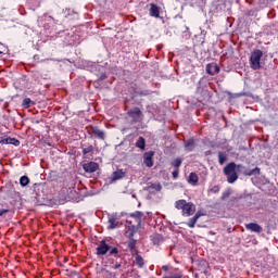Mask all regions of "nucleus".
<instances>
[{
	"mask_svg": "<svg viewBox=\"0 0 278 278\" xmlns=\"http://www.w3.org/2000/svg\"><path fill=\"white\" fill-rule=\"evenodd\" d=\"M123 177H125V172H123L122 169H117L116 172L113 173L112 180L118 181V179H123Z\"/></svg>",
	"mask_w": 278,
	"mask_h": 278,
	"instance_id": "nucleus-22",
	"label": "nucleus"
},
{
	"mask_svg": "<svg viewBox=\"0 0 278 278\" xmlns=\"http://www.w3.org/2000/svg\"><path fill=\"white\" fill-rule=\"evenodd\" d=\"M150 16H153L154 18H160V7H157V4H150Z\"/></svg>",
	"mask_w": 278,
	"mask_h": 278,
	"instance_id": "nucleus-16",
	"label": "nucleus"
},
{
	"mask_svg": "<svg viewBox=\"0 0 278 278\" xmlns=\"http://www.w3.org/2000/svg\"><path fill=\"white\" fill-rule=\"evenodd\" d=\"M137 230H131L129 232V241H128V249L129 251H136V244L138 243V241L136 239H134V233H136Z\"/></svg>",
	"mask_w": 278,
	"mask_h": 278,
	"instance_id": "nucleus-12",
	"label": "nucleus"
},
{
	"mask_svg": "<svg viewBox=\"0 0 278 278\" xmlns=\"http://www.w3.org/2000/svg\"><path fill=\"white\" fill-rule=\"evenodd\" d=\"M96 255H108V257H114L110 260L111 270H118L123 266V258H121V250L116 247L110 245L105 240L99 242L96 249Z\"/></svg>",
	"mask_w": 278,
	"mask_h": 278,
	"instance_id": "nucleus-1",
	"label": "nucleus"
},
{
	"mask_svg": "<svg viewBox=\"0 0 278 278\" xmlns=\"http://www.w3.org/2000/svg\"><path fill=\"white\" fill-rule=\"evenodd\" d=\"M206 73L207 75H218V73H220V67L217 63H208L206 64Z\"/></svg>",
	"mask_w": 278,
	"mask_h": 278,
	"instance_id": "nucleus-9",
	"label": "nucleus"
},
{
	"mask_svg": "<svg viewBox=\"0 0 278 278\" xmlns=\"http://www.w3.org/2000/svg\"><path fill=\"white\" fill-rule=\"evenodd\" d=\"M137 149H140L141 151H144L147 148V141L144 140V137H139L136 142Z\"/></svg>",
	"mask_w": 278,
	"mask_h": 278,
	"instance_id": "nucleus-18",
	"label": "nucleus"
},
{
	"mask_svg": "<svg viewBox=\"0 0 278 278\" xmlns=\"http://www.w3.org/2000/svg\"><path fill=\"white\" fill-rule=\"evenodd\" d=\"M83 168L85 173H97V170H99V163L91 161L89 163H85Z\"/></svg>",
	"mask_w": 278,
	"mask_h": 278,
	"instance_id": "nucleus-8",
	"label": "nucleus"
},
{
	"mask_svg": "<svg viewBox=\"0 0 278 278\" xmlns=\"http://www.w3.org/2000/svg\"><path fill=\"white\" fill-rule=\"evenodd\" d=\"M92 151H94V147L90 144L87 148L83 149V155H88V153H92Z\"/></svg>",
	"mask_w": 278,
	"mask_h": 278,
	"instance_id": "nucleus-29",
	"label": "nucleus"
},
{
	"mask_svg": "<svg viewBox=\"0 0 278 278\" xmlns=\"http://www.w3.org/2000/svg\"><path fill=\"white\" fill-rule=\"evenodd\" d=\"M188 184H191V186H197V184H199V175H197L194 172L190 173Z\"/></svg>",
	"mask_w": 278,
	"mask_h": 278,
	"instance_id": "nucleus-17",
	"label": "nucleus"
},
{
	"mask_svg": "<svg viewBox=\"0 0 278 278\" xmlns=\"http://www.w3.org/2000/svg\"><path fill=\"white\" fill-rule=\"evenodd\" d=\"M163 278H184V275L178 274L176 276H164Z\"/></svg>",
	"mask_w": 278,
	"mask_h": 278,
	"instance_id": "nucleus-34",
	"label": "nucleus"
},
{
	"mask_svg": "<svg viewBox=\"0 0 278 278\" xmlns=\"http://www.w3.org/2000/svg\"><path fill=\"white\" fill-rule=\"evenodd\" d=\"M20 185L22 186V188H25V186H29V177L22 176L20 178Z\"/></svg>",
	"mask_w": 278,
	"mask_h": 278,
	"instance_id": "nucleus-26",
	"label": "nucleus"
},
{
	"mask_svg": "<svg viewBox=\"0 0 278 278\" xmlns=\"http://www.w3.org/2000/svg\"><path fill=\"white\" fill-rule=\"evenodd\" d=\"M208 192H211L212 194H218L220 192V187L214 186L213 188L208 189Z\"/></svg>",
	"mask_w": 278,
	"mask_h": 278,
	"instance_id": "nucleus-31",
	"label": "nucleus"
},
{
	"mask_svg": "<svg viewBox=\"0 0 278 278\" xmlns=\"http://www.w3.org/2000/svg\"><path fill=\"white\" fill-rule=\"evenodd\" d=\"M136 94L139 97H149L150 92L149 90H141V91H136Z\"/></svg>",
	"mask_w": 278,
	"mask_h": 278,
	"instance_id": "nucleus-32",
	"label": "nucleus"
},
{
	"mask_svg": "<svg viewBox=\"0 0 278 278\" xmlns=\"http://www.w3.org/2000/svg\"><path fill=\"white\" fill-rule=\"evenodd\" d=\"M135 264L138 268H144V258L142 257V255L137 254L135 256Z\"/></svg>",
	"mask_w": 278,
	"mask_h": 278,
	"instance_id": "nucleus-20",
	"label": "nucleus"
},
{
	"mask_svg": "<svg viewBox=\"0 0 278 278\" xmlns=\"http://www.w3.org/2000/svg\"><path fill=\"white\" fill-rule=\"evenodd\" d=\"M231 193H229V192H226V193H223L222 194V199H229V195H230Z\"/></svg>",
	"mask_w": 278,
	"mask_h": 278,
	"instance_id": "nucleus-35",
	"label": "nucleus"
},
{
	"mask_svg": "<svg viewBox=\"0 0 278 278\" xmlns=\"http://www.w3.org/2000/svg\"><path fill=\"white\" fill-rule=\"evenodd\" d=\"M181 157H176L170 165L174 166V168L179 169V166H181Z\"/></svg>",
	"mask_w": 278,
	"mask_h": 278,
	"instance_id": "nucleus-28",
	"label": "nucleus"
},
{
	"mask_svg": "<svg viewBox=\"0 0 278 278\" xmlns=\"http://www.w3.org/2000/svg\"><path fill=\"white\" fill-rule=\"evenodd\" d=\"M152 242L156 247H160V244H162V242H164V237H162V235H160V233H155L154 236H152Z\"/></svg>",
	"mask_w": 278,
	"mask_h": 278,
	"instance_id": "nucleus-19",
	"label": "nucleus"
},
{
	"mask_svg": "<svg viewBox=\"0 0 278 278\" xmlns=\"http://www.w3.org/2000/svg\"><path fill=\"white\" fill-rule=\"evenodd\" d=\"M194 147H195V144H194V139H189V140H185V149H186V151H194Z\"/></svg>",
	"mask_w": 278,
	"mask_h": 278,
	"instance_id": "nucleus-21",
	"label": "nucleus"
},
{
	"mask_svg": "<svg viewBox=\"0 0 278 278\" xmlns=\"http://www.w3.org/2000/svg\"><path fill=\"white\" fill-rule=\"evenodd\" d=\"M172 175H173V178L174 179H177V177H179V169H174V172L172 173Z\"/></svg>",
	"mask_w": 278,
	"mask_h": 278,
	"instance_id": "nucleus-33",
	"label": "nucleus"
},
{
	"mask_svg": "<svg viewBox=\"0 0 278 278\" xmlns=\"http://www.w3.org/2000/svg\"><path fill=\"white\" fill-rule=\"evenodd\" d=\"M78 278H84V277H81V276H78Z\"/></svg>",
	"mask_w": 278,
	"mask_h": 278,
	"instance_id": "nucleus-38",
	"label": "nucleus"
},
{
	"mask_svg": "<svg viewBox=\"0 0 278 278\" xmlns=\"http://www.w3.org/2000/svg\"><path fill=\"white\" fill-rule=\"evenodd\" d=\"M245 229H248V231H252L253 233H262V226L256 223L247 224Z\"/></svg>",
	"mask_w": 278,
	"mask_h": 278,
	"instance_id": "nucleus-11",
	"label": "nucleus"
},
{
	"mask_svg": "<svg viewBox=\"0 0 278 278\" xmlns=\"http://www.w3.org/2000/svg\"><path fill=\"white\" fill-rule=\"evenodd\" d=\"M151 190H155L156 192H160L162 190V185L161 184H152L150 185Z\"/></svg>",
	"mask_w": 278,
	"mask_h": 278,
	"instance_id": "nucleus-30",
	"label": "nucleus"
},
{
	"mask_svg": "<svg viewBox=\"0 0 278 278\" xmlns=\"http://www.w3.org/2000/svg\"><path fill=\"white\" fill-rule=\"evenodd\" d=\"M5 214H10V208H7L5 204L0 203V216H5Z\"/></svg>",
	"mask_w": 278,
	"mask_h": 278,
	"instance_id": "nucleus-27",
	"label": "nucleus"
},
{
	"mask_svg": "<svg viewBox=\"0 0 278 278\" xmlns=\"http://www.w3.org/2000/svg\"><path fill=\"white\" fill-rule=\"evenodd\" d=\"M236 163L231 162L224 167V174L227 176L228 184H236L238 181V174L236 173Z\"/></svg>",
	"mask_w": 278,
	"mask_h": 278,
	"instance_id": "nucleus-5",
	"label": "nucleus"
},
{
	"mask_svg": "<svg viewBox=\"0 0 278 278\" xmlns=\"http://www.w3.org/2000/svg\"><path fill=\"white\" fill-rule=\"evenodd\" d=\"M162 269H163L165 273H168V265H163V266H162Z\"/></svg>",
	"mask_w": 278,
	"mask_h": 278,
	"instance_id": "nucleus-36",
	"label": "nucleus"
},
{
	"mask_svg": "<svg viewBox=\"0 0 278 278\" xmlns=\"http://www.w3.org/2000/svg\"><path fill=\"white\" fill-rule=\"evenodd\" d=\"M0 144H13L14 147H18V144H21V141L16 138L9 137L5 139H2L0 141Z\"/></svg>",
	"mask_w": 278,
	"mask_h": 278,
	"instance_id": "nucleus-14",
	"label": "nucleus"
},
{
	"mask_svg": "<svg viewBox=\"0 0 278 278\" xmlns=\"http://www.w3.org/2000/svg\"><path fill=\"white\" fill-rule=\"evenodd\" d=\"M260 167H255L253 169H248L244 172V175H247L248 177H252V175H260Z\"/></svg>",
	"mask_w": 278,
	"mask_h": 278,
	"instance_id": "nucleus-25",
	"label": "nucleus"
},
{
	"mask_svg": "<svg viewBox=\"0 0 278 278\" xmlns=\"http://www.w3.org/2000/svg\"><path fill=\"white\" fill-rule=\"evenodd\" d=\"M142 216H144V213L140 211H136L128 215L126 223L130 225L132 231H138V229L142 227Z\"/></svg>",
	"mask_w": 278,
	"mask_h": 278,
	"instance_id": "nucleus-3",
	"label": "nucleus"
},
{
	"mask_svg": "<svg viewBox=\"0 0 278 278\" xmlns=\"http://www.w3.org/2000/svg\"><path fill=\"white\" fill-rule=\"evenodd\" d=\"M129 118H132L134 123H140L142 121V111L140 108H134L127 112Z\"/></svg>",
	"mask_w": 278,
	"mask_h": 278,
	"instance_id": "nucleus-6",
	"label": "nucleus"
},
{
	"mask_svg": "<svg viewBox=\"0 0 278 278\" xmlns=\"http://www.w3.org/2000/svg\"><path fill=\"white\" fill-rule=\"evenodd\" d=\"M23 108H25V110L31 108V105H36V102L31 101V99L29 98H25L22 102Z\"/></svg>",
	"mask_w": 278,
	"mask_h": 278,
	"instance_id": "nucleus-23",
	"label": "nucleus"
},
{
	"mask_svg": "<svg viewBox=\"0 0 278 278\" xmlns=\"http://www.w3.org/2000/svg\"><path fill=\"white\" fill-rule=\"evenodd\" d=\"M89 134H93L96 138H99V140H105V132L97 126H91L89 129Z\"/></svg>",
	"mask_w": 278,
	"mask_h": 278,
	"instance_id": "nucleus-10",
	"label": "nucleus"
},
{
	"mask_svg": "<svg viewBox=\"0 0 278 278\" xmlns=\"http://www.w3.org/2000/svg\"><path fill=\"white\" fill-rule=\"evenodd\" d=\"M227 162V153L226 152H218V164L223 166Z\"/></svg>",
	"mask_w": 278,
	"mask_h": 278,
	"instance_id": "nucleus-24",
	"label": "nucleus"
},
{
	"mask_svg": "<svg viewBox=\"0 0 278 278\" xmlns=\"http://www.w3.org/2000/svg\"><path fill=\"white\" fill-rule=\"evenodd\" d=\"M263 55L264 52H262L260 49H256L251 53L250 66L253 71H260V68H262V64L260 62H262Z\"/></svg>",
	"mask_w": 278,
	"mask_h": 278,
	"instance_id": "nucleus-4",
	"label": "nucleus"
},
{
	"mask_svg": "<svg viewBox=\"0 0 278 278\" xmlns=\"http://www.w3.org/2000/svg\"><path fill=\"white\" fill-rule=\"evenodd\" d=\"M155 155L154 151H149L146 152L143 154V164L148 167V168H152L153 166V156Z\"/></svg>",
	"mask_w": 278,
	"mask_h": 278,
	"instance_id": "nucleus-7",
	"label": "nucleus"
},
{
	"mask_svg": "<svg viewBox=\"0 0 278 278\" xmlns=\"http://www.w3.org/2000/svg\"><path fill=\"white\" fill-rule=\"evenodd\" d=\"M108 224V229H116L117 227H119L118 218H116V216L114 215L109 217Z\"/></svg>",
	"mask_w": 278,
	"mask_h": 278,
	"instance_id": "nucleus-15",
	"label": "nucleus"
},
{
	"mask_svg": "<svg viewBox=\"0 0 278 278\" xmlns=\"http://www.w3.org/2000/svg\"><path fill=\"white\" fill-rule=\"evenodd\" d=\"M201 216H203V214H201V212L195 213V215L191 218H189L187 225L190 229H194V226L197 225V220H199V218H201Z\"/></svg>",
	"mask_w": 278,
	"mask_h": 278,
	"instance_id": "nucleus-13",
	"label": "nucleus"
},
{
	"mask_svg": "<svg viewBox=\"0 0 278 278\" xmlns=\"http://www.w3.org/2000/svg\"><path fill=\"white\" fill-rule=\"evenodd\" d=\"M175 207L176 210H180L181 215L186 217L192 216L197 212V205L186 200H177L175 202Z\"/></svg>",
	"mask_w": 278,
	"mask_h": 278,
	"instance_id": "nucleus-2",
	"label": "nucleus"
},
{
	"mask_svg": "<svg viewBox=\"0 0 278 278\" xmlns=\"http://www.w3.org/2000/svg\"><path fill=\"white\" fill-rule=\"evenodd\" d=\"M0 55H3V52H2V51H0Z\"/></svg>",
	"mask_w": 278,
	"mask_h": 278,
	"instance_id": "nucleus-37",
	"label": "nucleus"
}]
</instances>
